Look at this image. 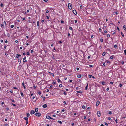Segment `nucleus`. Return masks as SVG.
<instances>
[{
    "label": "nucleus",
    "instance_id": "cd10ccee",
    "mask_svg": "<svg viewBox=\"0 0 126 126\" xmlns=\"http://www.w3.org/2000/svg\"><path fill=\"white\" fill-rule=\"evenodd\" d=\"M102 85H104L105 84V82L104 81H103L102 82Z\"/></svg>",
    "mask_w": 126,
    "mask_h": 126
},
{
    "label": "nucleus",
    "instance_id": "7c9ffc66",
    "mask_svg": "<svg viewBox=\"0 0 126 126\" xmlns=\"http://www.w3.org/2000/svg\"><path fill=\"white\" fill-rule=\"evenodd\" d=\"M38 94H39L40 95L41 94V92L40 91H39Z\"/></svg>",
    "mask_w": 126,
    "mask_h": 126
},
{
    "label": "nucleus",
    "instance_id": "423d86ee",
    "mask_svg": "<svg viewBox=\"0 0 126 126\" xmlns=\"http://www.w3.org/2000/svg\"><path fill=\"white\" fill-rule=\"evenodd\" d=\"M26 57L25 56L23 59V61L24 62H27V60H26Z\"/></svg>",
    "mask_w": 126,
    "mask_h": 126
},
{
    "label": "nucleus",
    "instance_id": "4be33fe9",
    "mask_svg": "<svg viewBox=\"0 0 126 126\" xmlns=\"http://www.w3.org/2000/svg\"><path fill=\"white\" fill-rule=\"evenodd\" d=\"M30 114L29 113H27V116L28 117H29L30 116Z\"/></svg>",
    "mask_w": 126,
    "mask_h": 126
},
{
    "label": "nucleus",
    "instance_id": "aec40b11",
    "mask_svg": "<svg viewBox=\"0 0 126 126\" xmlns=\"http://www.w3.org/2000/svg\"><path fill=\"white\" fill-rule=\"evenodd\" d=\"M37 25L38 27L39 26V22L38 21L37 22Z\"/></svg>",
    "mask_w": 126,
    "mask_h": 126
},
{
    "label": "nucleus",
    "instance_id": "ea45409f",
    "mask_svg": "<svg viewBox=\"0 0 126 126\" xmlns=\"http://www.w3.org/2000/svg\"><path fill=\"white\" fill-rule=\"evenodd\" d=\"M105 124L106 126H108V123H105Z\"/></svg>",
    "mask_w": 126,
    "mask_h": 126
},
{
    "label": "nucleus",
    "instance_id": "6ab92c4d",
    "mask_svg": "<svg viewBox=\"0 0 126 126\" xmlns=\"http://www.w3.org/2000/svg\"><path fill=\"white\" fill-rule=\"evenodd\" d=\"M123 28L124 30H125L126 29V26L125 25H124L123 26Z\"/></svg>",
    "mask_w": 126,
    "mask_h": 126
},
{
    "label": "nucleus",
    "instance_id": "2f4dec72",
    "mask_svg": "<svg viewBox=\"0 0 126 126\" xmlns=\"http://www.w3.org/2000/svg\"><path fill=\"white\" fill-rule=\"evenodd\" d=\"M92 76L91 75H89V78H91Z\"/></svg>",
    "mask_w": 126,
    "mask_h": 126
},
{
    "label": "nucleus",
    "instance_id": "4468645a",
    "mask_svg": "<svg viewBox=\"0 0 126 126\" xmlns=\"http://www.w3.org/2000/svg\"><path fill=\"white\" fill-rule=\"evenodd\" d=\"M88 84H87V85L86 87H85V90H87V89L88 88Z\"/></svg>",
    "mask_w": 126,
    "mask_h": 126
},
{
    "label": "nucleus",
    "instance_id": "f3484780",
    "mask_svg": "<svg viewBox=\"0 0 126 126\" xmlns=\"http://www.w3.org/2000/svg\"><path fill=\"white\" fill-rule=\"evenodd\" d=\"M58 123H59L60 124H62V122L61 121H58Z\"/></svg>",
    "mask_w": 126,
    "mask_h": 126
},
{
    "label": "nucleus",
    "instance_id": "39448f33",
    "mask_svg": "<svg viewBox=\"0 0 126 126\" xmlns=\"http://www.w3.org/2000/svg\"><path fill=\"white\" fill-rule=\"evenodd\" d=\"M100 102L99 101H97L96 103V106H98Z\"/></svg>",
    "mask_w": 126,
    "mask_h": 126
},
{
    "label": "nucleus",
    "instance_id": "79ce46f5",
    "mask_svg": "<svg viewBox=\"0 0 126 126\" xmlns=\"http://www.w3.org/2000/svg\"><path fill=\"white\" fill-rule=\"evenodd\" d=\"M16 57L18 59H19V57H18V56H17V55H16Z\"/></svg>",
    "mask_w": 126,
    "mask_h": 126
},
{
    "label": "nucleus",
    "instance_id": "774afa93",
    "mask_svg": "<svg viewBox=\"0 0 126 126\" xmlns=\"http://www.w3.org/2000/svg\"><path fill=\"white\" fill-rule=\"evenodd\" d=\"M100 126H104V125L103 124H101Z\"/></svg>",
    "mask_w": 126,
    "mask_h": 126
},
{
    "label": "nucleus",
    "instance_id": "6e6d98bb",
    "mask_svg": "<svg viewBox=\"0 0 126 126\" xmlns=\"http://www.w3.org/2000/svg\"><path fill=\"white\" fill-rule=\"evenodd\" d=\"M68 36H70V34L69 33H68Z\"/></svg>",
    "mask_w": 126,
    "mask_h": 126
},
{
    "label": "nucleus",
    "instance_id": "c85d7f7f",
    "mask_svg": "<svg viewBox=\"0 0 126 126\" xmlns=\"http://www.w3.org/2000/svg\"><path fill=\"white\" fill-rule=\"evenodd\" d=\"M100 41H101V42H103V39H100Z\"/></svg>",
    "mask_w": 126,
    "mask_h": 126
},
{
    "label": "nucleus",
    "instance_id": "4c0bfd02",
    "mask_svg": "<svg viewBox=\"0 0 126 126\" xmlns=\"http://www.w3.org/2000/svg\"><path fill=\"white\" fill-rule=\"evenodd\" d=\"M113 58L112 56H111L110 57V58L111 59H113Z\"/></svg>",
    "mask_w": 126,
    "mask_h": 126
},
{
    "label": "nucleus",
    "instance_id": "473e14b6",
    "mask_svg": "<svg viewBox=\"0 0 126 126\" xmlns=\"http://www.w3.org/2000/svg\"><path fill=\"white\" fill-rule=\"evenodd\" d=\"M14 27V25H11V27L12 28H13Z\"/></svg>",
    "mask_w": 126,
    "mask_h": 126
},
{
    "label": "nucleus",
    "instance_id": "20e7f679",
    "mask_svg": "<svg viewBox=\"0 0 126 126\" xmlns=\"http://www.w3.org/2000/svg\"><path fill=\"white\" fill-rule=\"evenodd\" d=\"M97 114L98 116L99 117H100V113L99 111H98L97 112Z\"/></svg>",
    "mask_w": 126,
    "mask_h": 126
},
{
    "label": "nucleus",
    "instance_id": "9d476101",
    "mask_svg": "<svg viewBox=\"0 0 126 126\" xmlns=\"http://www.w3.org/2000/svg\"><path fill=\"white\" fill-rule=\"evenodd\" d=\"M77 77L78 78H80L81 77V75L80 74L78 75Z\"/></svg>",
    "mask_w": 126,
    "mask_h": 126
},
{
    "label": "nucleus",
    "instance_id": "09e8293b",
    "mask_svg": "<svg viewBox=\"0 0 126 126\" xmlns=\"http://www.w3.org/2000/svg\"><path fill=\"white\" fill-rule=\"evenodd\" d=\"M15 42L16 43H17L18 42V41L17 40H16L15 41Z\"/></svg>",
    "mask_w": 126,
    "mask_h": 126
},
{
    "label": "nucleus",
    "instance_id": "37998d69",
    "mask_svg": "<svg viewBox=\"0 0 126 126\" xmlns=\"http://www.w3.org/2000/svg\"><path fill=\"white\" fill-rule=\"evenodd\" d=\"M17 55L18 56V57H19V56H21V55H19V54H17Z\"/></svg>",
    "mask_w": 126,
    "mask_h": 126
},
{
    "label": "nucleus",
    "instance_id": "de8ad7c7",
    "mask_svg": "<svg viewBox=\"0 0 126 126\" xmlns=\"http://www.w3.org/2000/svg\"><path fill=\"white\" fill-rule=\"evenodd\" d=\"M122 86V84H120L119 85V86H120V87H121Z\"/></svg>",
    "mask_w": 126,
    "mask_h": 126
},
{
    "label": "nucleus",
    "instance_id": "864d4df0",
    "mask_svg": "<svg viewBox=\"0 0 126 126\" xmlns=\"http://www.w3.org/2000/svg\"><path fill=\"white\" fill-rule=\"evenodd\" d=\"M77 70H79V68H77Z\"/></svg>",
    "mask_w": 126,
    "mask_h": 126
},
{
    "label": "nucleus",
    "instance_id": "412c9836",
    "mask_svg": "<svg viewBox=\"0 0 126 126\" xmlns=\"http://www.w3.org/2000/svg\"><path fill=\"white\" fill-rule=\"evenodd\" d=\"M21 94V95L22 97H23L24 96V95H23V93H22V92L21 93V94Z\"/></svg>",
    "mask_w": 126,
    "mask_h": 126
},
{
    "label": "nucleus",
    "instance_id": "ddd939ff",
    "mask_svg": "<svg viewBox=\"0 0 126 126\" xmlns=\"http://www.w3.org/2000/svg\"><path fill=\"white\" fill-rule=\"evenodd\" d=\"M38 108H36L35 109V111L36 112H37L38 111Z\"/></svg>",
    "mask_w": 126,
    "mask_h": 126
},
{
    "label": "nucleus",
    "instance_id": "680f3d73",
    "mask_svg": "<svg viewBox=\"0 0 126 126\" xmlns=\"http://www.w3.org/2000/svg\"><path fill=\"white\" fill-rule=\"evenodd\" d=\"M69 29L70 30H72V27H70L69 28Z\"/></svg>",
    "mask_w": 126,
    "mask_h": 126
},
{
    "label": "nucleus",
    "instance_id": "0e129e2a",
    "mask_svg": "<svg viewBox=\"0 0 126 126\" xmlns=\"http://www.w3.org/2000/svg\"><path fill=\"white\" fill-rule=\"evenodd\" d=\"M124 63V62H122V64H123Z\"/></svg>",
    "mask_w": 126,
    "mask_h": 126
},
{
    "label": "nucleus",
    "instance_id": "052dcab7",
    "mask_svg": "<svg viewBox=\"0 0 126 126\" xmlns=\"http://www.w3.org/2000/svg\"><path fill=\"white\" fill-rule=\"evenodd\" d=\"M35 98V97L34 96H33L32 97V99H34Z\"/></svg>",
    "mask_w": 126,
    "mask_h": 126
},
{
    "label": "nucleus",
    "instance_id": "e2e57ef3",
    "mask_svg": "<svg viewBox=\"0 0 126 126\" xmlns=\"http://www.w3.org/2000/svg\"><path fill=\"white\" fill-rule=\"evenodd\" d=\"M99 31L100 32L101 31V29L100 28L99 29Z\"/></svg>",
    "mask_w": 126,
    "mask_h": 126
},
{
    "label": "nucleus",
    "instance_id": "3c124183",
    "mask_svg": "<svg viewBox=\"0 0 126 126\" xmlns=\"http://www.w3.org/2000/svg\"><path fill=\"white\" fill-rule=\"evenodd\" d=\"M45 2H47L48 1V0H43Z\"/></svg>",
    "mask_w": 126,
    "mask_h": 126
},
{
    "label": "nucleus",
    "instance_id": "1a4fd4ad",
    "mask_svg": "<svg viewBox=\"0 0 126 126\" xmlns=\"http://www.w3.org/2000/svg\"><path fill=\"white\" fill-rule=\"evenodd\" d=\"M47 107V104H44V105H43V106H42V107L44 108H46V107Z\"/></svg>",
    "mask_w": 126,
    "mask_h": 126
},
{
    "label": "nucleus",
    "instance_id": "338daca9",
    "mask_svg": "<svg viewBox=\"0 0 126 126\" xmlns=\"http://www.w3.org/2000/svg\"><path fill=\"white\" fill-rule=\"evenodd\" d=\"M29 12V10H27V12L28 13Z\"/></svg>",
    "mask_w": 126,
    "mask_h": 126
},
{
    "label": "nucleus",
    "instance_id": "a878e982",
    "mask_svg": "<svg viewBox=\"0 0 126 126\" xmlns=\"http://www.w3.org/2000/svg\"><path fill=\"white\" fill-rule=\"evenodd\" d=\"M109 113L110 114H111L112 113V112L111 111H110L109 112Z\"/></svg>",
    "mask_w": 126,
    "mask_h": 126
},
{
    "label": "nucleus",
    "instance_id": "7ed1b4c3",
    "mask_svg": "<svg viewBox=\"0 0 126 126\" xmlns=\"http://www.w3.org/2000/svg\"><path fill=\"white\" fill-rule=\"evenodd\" d=\"M46 118L49 119H53V118H51L48 115L46 116Z\"/></svg>",
    "mask_w": 126,
    "mask_h": 126
},
{
    "label": "nucleus",
    "instance_id": "393cba45",
    "mask_svg": "<svg viewBox=\"0 0 126 126\" xmlns=\"http://www.w3.org/2000/svg\"><path fill=\"white\" fill-rule=\"evenodd\" d=\"M107 37H110V35L109 34H108L107 35Z\"/></svg>",
    "mask_w": 126,
    "mask_h": 126
},
{
    "label": "nucleus",
    "instance_id": "c9c22d12",
    "mask_svg": "<svg viewBox=\"0 0 126 126\" xmlns=\"http://www.w3.org/2000/svg\"><path fill=\"white\" fill-rule=\"evenodd\" d=\"M45 97H44L43 98V101H44L45 100Z\"/></svg>",
    "mask_w": 126,
    "mask_h": 126
},
{
    "label": "nucleus",
    "instance_id": "bb28decb",
    "mask_svg": "<svg viewBox=\"0 0 126 126\" xmlns=\"http://www.w3.org/2000/svg\"><path fill=\"white\" fill-rule=\"evenodd\" d=\"M85 106H84V105H83V106H82V108L83 109H85Z\"/></svg>",
    "mask_w": 126,
    "mask_h": 126
},
{
    "label": "nucleus",
    "instance_id": "a18cd8bd",
    "mask_svg": "<svg viewBox=\"0 0 126 126\" xmlns=\"http://www.w3.org/2000/svg\"><path fill=\"white\" fill-rule=\"evenodd\" d=\"M63 103H64V104H66V102L64 101L63 102Z\"/></svg>",
    "mask_w": 126,
    "mask_h": 126
},
{
    "label": "nucleus",
    "instance_id": "f03ea898",
    "mask_svg": "<svg viewBox=\"0 0 126 126\" xmlns=\"http://www.w3.org/2000/svg\"><path fill=\"white\" fill-rule=\"evenodd\" d=\"M35 115L39 117L41 116V114L40 113L37 112L35 113Z\"/></svg>",
    "mask_w": 126,
    "mask_h": 126
},
{
    "label": "nucleus",
    "instance_id": "f257e3e1",
    "mask_svg": "<svg viewBox=\"0 0 126 126\" xmlns=\"http://www.w3.org/2000/svg\"><path fill=\"white\" fill-rule=\"evenodd\" d=\"M68 5V8L70 9L71 10L72 8V4L70 3H69Z\"/></svg>",
    "mask_w": 126,
    "mask_h": 126
},
{
    "label": "nucleus",
    "instance_id": "2eb2a0df",
    "mask_svg": "<svg viewBox=\"0 0 126 126\" xmlns=\"http://www.w3.org/2000/svg\"><path fill=\"white\" fill-rule=\"evenodd\" d=\"M24 118L26 121H28V118L27 117H25Z\"/></svg>",
    "mask_w": 126,
    "mask_h": 126
},
{
    "label": "nucleus",
    "instance_id": "4d7b16f0",
    "mask_svg": "<svg viewBox=\"0 0 126 126\" xmlns=\"http://www.w3.org/2000/svg\"><path fill=\"white\" fill-rule=\"evenodd\" d=\"M8 43V41L7 40L5 41V43Z\"/></svg>",
    "mask_w": 126,
    "mask_h": 126
},
{
    "label": "nucleus",
    "instance_id": "c756f323",
    "mask_svg": "<svg viewBox=\"0 0 126 126\" xmlns=\"http://www.w3.org/2000/svg\"><path fill=\"white\" fill-rule=\"evenodd\" d=\"M124 52L125 53V54L126 55V50H125L124 51Z\"/></svg>",
    "mask_w": 126,
    "mask_h": 126
},
{
    "label": "nucleus",
    "instance_id": "5fc2aeb1",
    "mask_svg": "<svg viewBox=\"0 0 126 126\" xmlns=\"http://www.w3.org/2000/svg\"><path fill=\"white\" fill-rule=\"evenodd\" d=\"M110 84H113V82H110Z\"/></svg>",
    "mask_w": 126,
    "mask_h": 126
},
{
    "label": "nucleus",
    "instance_id": "6e6552de",
    "mask_svg": "<svg viewBox=\"0 0 126 126\" xmlns=\"http://www.w3.org/2000/svg\"><path fill=\"white\" fill-rule=\"evenodd\" d=\"M73 13L75 15H76L77 14V12L75 10H74L73 11Z\"/></svg>",
    "mask_w": 126,
    "mask_h": 126
},
{
    "label": "nucleus",
    "instance_id": "bf43d9fd",
    "mask_svg": "<svg viewBox=\"0 0 126 126\" xmlns=\"http://www.w3.org/2000/svg\"><path fill=\"white\" fill-rule=\"evenodd\" d=\"M77 21L76 20H75V23H77Z\"/></svg>",
    "mask_w": 126,
    "mask_h": 126
},
{
    "label": "nucleus",
    "instance_id": "dca6fc26",
    "mask_svg": "<svg viewBox=\"0 0 126 126\" xmlns=\"http://www.w3.org/2000/svg\"><path fill=\"white\" fill-rule=\"evenodd\" d=\"M77 93H82V91H77Z\"/></svg>",
    "mask_w": 126,
    "mask_h": 126
},
{
    "label": "nucleus",
    "instance_id": "72a5a7b5",
    "mask_svg": "<svg viewBox=\"0 0 126 126\" xmlns=\"http://www.w3.org/2000/svg\"><path fill=\"white\" fill-rule=\"evenodd\" d=\"M26 54L27 55H29L30 54L29 53V52H27Z\"/></svg>",
    "mask_w": 126,
    "mask_h": 126
},
{
    "label": "nucleus",
    "instance_id": "69168bd1",
    "mask_svg": "<svg viewBox=\"0 0 126 126\" xmlns=\"http://www.w3.org/2000/svg\"><path fill=\"white\" fill-rule=\"evenodd\" d=\"M26 54H25V53H23V55H25Z\"/></svg>",
    "mask_w": 126,
    "mask_h": 126
},
{
    "label": "nucleus",
    "instance_id": "0eeeda50",
    "mask_svg": "<svg viewBox=\"0 0 126 126\" xmlns=\"http://www.w3.org/2000/svg\"><path fill=\"white\" fill-rule=\"evenodd\" d=\"M35 113L34 111L33 110H32L31 112H30V114H34Z\"/></svg>",
    "mask_w": 126,
    "mask_h": 126
},
{
    "label": "nucleus",
    "instance_id": "58836bf2",
    "mask_svg": "<svg viewBox=\"0 0 126 126\" xmlns=\"http://www.w3.org/2000/svg\"><path fill=\"white\" fill-rule=\"evenodd\" d=\"M114 47L115 48L116 47H117V46L116 45H115Z\"/></svg>",
    "mask_w": 126,
    "mask_h": 126
},
{
    "label": "nucleus",
    "instance_id": "13d9d810",
    "mask_svg": "<svg viewBox=\"0 0 126 126\" xmlns=\"http://www.w3.org/2000/svg\"><path fill=\"white\" fill-rule=\"evenodd\" d=\"M48 12H49V11H48V10L46 12V13H47Z\"/></svg>",
    "mask_w": 126,
    "mask_h": 126
},
{
    "label": "nucleus",
    "instance_id": "49530a36",
    "mask_svg": "<svg viewBox=\"0 0 126 126\" xmlns=\"http://www.w3.org/2000/svg\"><path fill=\"white\" fill-rule=\"evenodd\" d=\"M46 17L48 19H49V17L48 16H46Z\"/></svg>",
    "mask_w": 126,
    "mask_h": 126
},
{
    "label": "nucleus",
    "instance_id": "5701e85b",
    "mask_svg": "<svg viewBox=\"0 0 126 126\" xmlns=\"http://www.w3.org/2000/svg\"><path fill=\"white\" fill-rule=\"evenodd\" d=\"M121 35H122V36L124 37V34L123 33V32H121Z\"/></svg>",
    "mask_w": 126,
    "mask_h": 126
},
{
    "label": "nucleus",
    "instance_id": "a211bd4d",
    "mask_svg": "<svg viewBox=\"0 0 126 126\" xmlns=\"http://www.w3.org/2000/svg\"><path fill=\"white\" fill-rule=\"evenodd\" d=\"M106 54V53L105 52H104L102 54V55L103 56H104Z\"/></svg>",
    "mask_w": 126,
    "mask_h": 126
},
{
    "label": "nucleus",
    "instance_id": "f704fd0d",
    "mask_svg": "<svg viewBox=\"0 0 126 126\" xmlns=\"http://www.w3.org/2000/svg\"><path fill=\"white\" fill-rule=\"evenodd\" d=\"M12 104L13 105V106H16V105L15 104Z\"/></svg>",
    "mask_w": 126,
    "mask_h": 126
},
{
    "label": "nucleus",
    "instance_id": "8fccbe9b",
    "mask_svg": "<svg viewBox=\"0 0 126 126\" xmlns=\"http://www.w3.org/2000/svg\"><path fill=\"white\" fill-rule=\"evenodd\" d=\"M103 65L104 66H106V64L105 63H104L103 64Z\"/></svg>",
    "mask_w": 126,
    "mask_h": 126
},
{
    "label": "nucleus",
    "instance_id": "c03bdc74",
    "mask_svg": "<svg viewBox=\"0 0 126 126\" xmlns=\"http://www.w3.org/2000/svg\"><path fill=\"white\" fill-rule=\"evenodd\" d=\"M0 42L1 43H2L3 42V40H0Z\"/></svg>",
    "mask_w": 126,
    "mask_h": 126
},
{
    "label": "nucleus",
    "instance_id": "603ef678",
    "mask_svg": "<svg viewBox=\"0 0 126 126\" xmlns=\"http://www.w3.org/2000/svg\"><path fill=\"white\" fill-rule=\"evenodd\" d=\"M6 47H7V46H5L4 47V48L5 49H6Z\"/></svg>",
    "mask_w": 126,
    "mask_h": 126
},
{
    "label": "nucleus",
    "instance_id": "b1692460",
    "mask_svg": "<svg viewBox=\"0 0 126 126\" xmlns=\"http://www.w3.org/2000/svg\"><path fill=\"white\" fill-rule=\"evenodd\" d=\"M59 87H62V84H60L59 85Z\"/></svg>",
    "mask_w": 126,
    "mask_h": 126
},
{
    "label": "nucleus",
    "instance_id": "f8f14e48",
    "mask_svg": "<svg viewBox=\"0 0 126 126\" xmlns=\"http://www.w3.org/2000/svg\"><path fill=\"white\" fill-rule=\"evenodd\" d=\"M22 85L24 87V89H25L26 88V87H25V85H24V82H23L22 83Z\"/></svg>",
    "mask_w": 126,
    "mask_h": 126
},
{
    "label": "nucleus",
    "instance_id": "e433bc0d",
    "mask_svg": "<svg viewBox=\"0 0 126 126\" xmlns=\"http://www.w3.org/2000/svg\"><path fill=\"white\" fill-rule=\"evenodd\" d=\"M0 6L1 7H2L3 6V4L2 3H1L0 4Z\"/></svg>",
    "mask_w": 126,
    "mask_h": 126
},
{
    "label": "nucleus",
    "instance_id": "9b49d317",
    "mask_svg": "<svg viewBox=\"0 0 126 126\" xmlns=\"http://www.w3.org/2000/svg\"><path fill=\"white\" fill-rule=\"evenodd\" d=\"M57 80L58 82H61V81L59 79L57 78Z\"/></svg>",
    "mask_w": 126,
    "mask_h": 126
},
{
    "label": "nucleus",
    "instance_id": "a19ab883",
    "mask_svg": "<svg viewBox=\"0 0 126 126\" xmlns=\"http://www.w3.org/2000/svg\"><path fill=\"white\" fill-rule=\"evenodd\" d=\"M89 66L90 67H92L93 66V65H89Z\"/></svg>",
    "mask_w": 126,
    "mask_h": 126
}]
</instances>
